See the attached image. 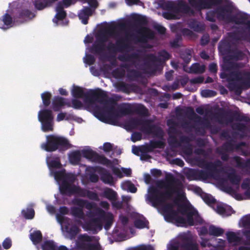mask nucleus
<instances>
[{"label": "nucleus", "mask_w": 250, "mask_h": 250, "mask_svg": "<svg viewBox=\"0 0 250 250\" xmlns=\"http://www.w3.org/2000/svg\"><path fill=\"white\" fill-rule=\"evenodd\" d=\"M165 220L174 223L177 226H184L187 223L193 226L195 223H201L202 219L197 210L190 203H179L175 198L172 203H167L162 208Z\"/></svg>", "instance_id": "nucleus-1"}, {"label": "nucleus", "mask_w": 250, "mask_h": 250, "mask_svg": "<svg viewBox=\"0 0 250 250\" xmlns=\"http://www.w3.org/2000/svg\"><path fill=\"white\" fill-rule=\"evenodd\" d=\"M161 187L167 189L162 191L155 187H152L149 190L147 200L154 207H161V209L167 201L171 199L174 194H179L183 189V184L171 174L166 176V181L161 182Z\"/></svg>", "instance_id": "nucleus-2"}, {"label": "nucleus", "mask_w": 250, "mask_h": 250, "mask_svg": "<svg viewBox=\"0 0 250 250\" xmlns=\"http://www.w3.org/2000/svg\"><path fill=\"white\" fill-rule=\"evenodd\" d=\"M133 36H134L133 34H126L125 38H122L116 40L115 43L112 42H109L106 47L107 50L114 54L117 52H125V53L120 55L118 57V60L123 62H131L133 60L137 59L138 58V54L136 53H127L131 48V45L128 42L129 37H132Z\"/></svg>", "instance_id": "nucleus-3"}, {"label": "nucleus", "mask_w": 250, "mask_h": 250, "mask_svg": "<svg viewBox=\"0 0 250 250\" xmlns=\"http://www.w3.org/2000/svg\"><path fill=\"white\" fill-rule=\"evenodd\" d=\"M163 8L167 11L163 13V17L167 20L176 19V14L180 13L187 14L190 11V7L182 0L177 3L167 1L163 4Z\"/></svg>", "instance_id": "nucleus-4"}, {"label": "nucleus", "mask_w": 250, "mask_h": 250, "mask_svg": "<svg viewBox=\"0 0 250 250\" xmlns=\"http://www.w3.org/2000/svg\"><path fill=\"white\" fill-rule=\"evenodd\" d=\"M41 147L47 152H53L57 149L66 150L71 147V145L68 140L63 137L50 135L47 136L46 142L41 145Z\"/></svg>", "instance_id": "nucleus-5"}, {"label": "nucleus", "mask_w": 250, "mask_h": 250, "mask_svg": "<svg viewBox=\"0 0 250 250\" xmlns=\"http://www.w3.org/2000/svg\"><path fill=\"white\" fill-rule=\"evenodd\" d=\"M117 104V101L113 98H108L106 103L104 104L107 115H106L104 109L97 106L94 109L95 116L100 121L106 122L110 120L112 122L113 119L118 116V113L115 112V106Z\"/></svg>", "instance_id": "nucleus-6"}, {"label": "nucleus", "mask_w": 250, "mask_h": 250, "mask_svg": "<svg viewBox=\"0 0 250 250\" xmlns=\"http://www.w3.org/2000/svg\"><path fill=\"white\" fill-rule=\"evenodd\" d=\"M99 237L93 235H79L76 241L75 250H103Z\"/></svg>", "instance_id": "nucleus-7"}, {"label": "nucleus", "mask_w": 250, "mask_h": 250, "mask_svg": "<svg viewBox=\"0 0 250 250\" xmlns=\"http://www.w3.org/2000/svg\"><path fill=\"white\" fill-rule=\"evenodd\" d=\"M231 8L229 6L226 5L225 6L218 8L216 13L218 17H221L223 19H226L229 22L234 23L238 25L247 24L250 21H248V15L244 13H239L235 15H228L225 17L226 13H230L231 12Z\"/></svg>", "instance_id": "nucleus-8"}, {"label": "nucleus", "mask_w": 250, "mask_h": 250, "mask_svg": "<svg viewBox=\"0 0 250 250\" xmlns=\"http://www.w3.org/2000/svg\"><path fill=\"white\" fill-rule=\"evenodd\" d=\"M158 57L153 54H146L145 57L144 66L149 72H156L158 64L157 63L164 62L170 58V55L165 50L158 53Z\"/></svg>", "instance_id": "nucleus-9"}, {"label": "nucleus", "mask_w": 250, "mask_h": 250, "mask_svg": "<svg viewBox=\"0 0 250 250\" xmlns=\"http://www.w3.org/2000/svg\"><path fill=\"white\" fill-rule=\"evenodd\" d=\"M214 117L219 124L226 125L231 123L234 120L247 122L249 120L248 117L238 112L225 111L223 108H220L219 112L214 114Z\"/></svg>", "instance_id": "nucleus-10"}, {"label": "nucleus", "mask_w": 250, "mask_h": 250, "mask_svg": "<svg viewBox=\"0 0 250 250\" xmlns=\"http://www.w3.org/2000/svg\"><path fill=\"white\" fill-rule=\"evenodd\" d=\"M72 204L77 207H72L70 208V214L74 217L83 219L84 217V213L83 208L85 207L88 210L94 209L96 207V204L90 202L86 200L81 198H74L72 200Z\"/></svg>", "instance_id": "nucleus-11"}, {"label": "nucleus", "mask_w": 250, "mask_h": 250, "mask_svg": "<svg viewBox=\"0 0 250 250\" xmlns=\"http://www.w3.org/2000/svg\"><path fill=\"white\" fill-rule=\"evenodd\" d=\"M108 98L107 92L102 89H91L86 92L84 103L89 105L96 103L104 104L106 103Z\"/></svg>", "instance_id": "nucleus-12"}, {"label": "nucleus", "mask_w": 250, "mask_h": 250, "mask_svg": "<svg viewBox=\"0 0 250 250\" xmlns=\"http://www.w3.org/2000/svg\"><path fill=\"white\" fill-rule=\"evenodd\" d=\"M242 62H235L231 61H227L223 66V69L225 71L229 72V82H232L235 80H242V73L239 70L244 67Z\"/></svg>", "instance_id": "nucleus-13"}, {"label": "nucleus", "mask_w": 250, "mask_h": 250, "mask_svg": "<svg viewBox=\"0 0 250 250\" xmlns=\"http://www.w3.org/2000/svg\"><path fill=\"white\" fill-rule=\"evenodd\" d=\"M117 112L118 116H125L131 115L133 113L146 116L147 114V109L143 105H140L136 107H134L130 104L123 103L118 106Z\"/></svg>", "instance_id": "nucleus-14"}, {"label": "nucleus", "mask_w": 250, "mask_h": 250, "mask_svg": "<svg viewBox=\"0 0 250 250\" xmlns=\"http://www.w3.org/2000/svg\"><path fill=\"white\" fill-rule=\"evenodd\" d=\"M83 156L92 162L97 163L107 167H113L112 161L108 159L104 155H99L91 149H83L81 151Z\"/></svg>", "instance_id": "nucleus-15"}, {"label": "nucleus", "mask_w": 250, "mask_h": 250, "mask_svg": "<svg viewBox=\"0 0 250 250\" xmlns=\"http://www.w3.org/2000/svg\"><path fill=\"white\" fill-rule=\"evenodd\" d=\"M38 119L42 123V129L44 132L53 130L54 117L52 110L48 109L41 110L38 113Z\"/></svg>", "instance_id": "nucleus-16"}, {"label": "nucleus", "mask_w": 250, "mask_h": 250, "mask_svg": "<svg viewBox=\"0 0 250 250\" xmlns=\"http://www.w3.org/2000/svg\"><path fill=\"white\" fill-rule=\"evenodd\" d=\"M140 126V130L145 134H153L159 137H163L162 129L153 124L150 120L142 119Z\"/></svg>", "instance_id": "nucleus-17"}, {"label": "nucleus", "mask_w": 250, "mask_h": 250, "mask_svg": "<svg viewBox=\"0 0 250 250\" xmlns=\"http://www.w3.org/2000/svg\"><path fill=\"white\" fill-rule=\"evenodd\" d=\"M36 16V11H32L27 8H21L18 9L16 14L13 15V19L16 22L23 23L32 20Z\"/></svg>", "instance_id": "nucleus-18"}, {"label": "nucleus", "mask_w": 250, "mask_h": 250, "mask_svg": "<svg viewBox=\"0 0 250 250\" xmlns=\"http://www.w3.org/2000/svg\"><path fill=\"white\" fill-rule=\"evenodd\" d=\"M189 4L198 10L208 9L220 4L222 0H188Z\"/></svg>", "instance_id": "nucleus-19"}, {"label": "nucleus", "mask_w": 250, "mask_h": 250, "mask_svg": "<svg viewBox=\"0 0 250 250\" xmlns=\"http://www.w3.org/2000/svg\"><path fill=\"white\" fill-rule=\"evenodd\" d=\"M70 180H63L60 185L59 190L61 194L62 195L71 196L74 195V191L76 185L74 184L75 178L74 176L70 178Z\"/></svg>", "instance_id": "nucleus-20"}, {"label": "nucleus", "mask_w": 250, "mask_h": 250, "mask_svg": "<svg viewBox=\"0 0 250 250\" xmlns=\"http://www.w3.org/2000/svg\"><path fill=\"white\" fill-rule=\"evenodd\" d=\"M171 133L174 134H176L177 133L176 128H173L168 133L169 137L168 139V143L171 147L177 148L180 146L182 143L188 144L190 141L189 137L184 135L181 136L179 138V141H178L176 136L174 135H172Z\"/></svg>", "instance_id": "nucleus-21"}, {"label": "nucleus", "mask_w": 250, "mask_h": 250, "mask_svg": "<svg viewBox=\"0 0 250 250\" xmlns=\"http://www.w3.org/2000/svg\"><path fill=\"white\" fill-rule=\"evenodd\" d=\"M197 165L201 168L207 169L209 172V175L211 172H214L218 171L217 167H222L223 164L222 162L217 160L214 162H208L204 159H198L196 160Z\"/></svg>", "instance_id": "nucleus-22"}, {"label": "nucleus", "mask_w": 250, "mask_h": 250, "mask_svg": "<svg viewBox=\"0 0 250 250\" xmlns=\"http://www.w3.org/2000/svg\"><path fill=\"white\" fill-rule=\"evenodd\" d=\"M186 176L189 180L206 179L209 176V172L204 170L189 168L186 172Z\"/></svg>", "instance_id": "nucleus-23"}, {"label": "nucleus", "mask_w": 250, "mask_h": 250, "mask_svg": "<svg viewBox=\"0 0 250 250\" xmlns=\"http://www.w3.org/2000/svg\"><path fill=\"white\" fill-rule=\"evenodd\" d=\"M94 172H97L101 176V180L105 184L110 186L114 185V180L112 175L106 169L99 166L91 167Z\"/></svg>", "instance_id": "nucleus-24"}, {"label": "nucleus", "mask_w": 250, "mask_h": 250, "mask_svg": "<svg viewBox=\"0 0 250 250\" xmlns=\"http://www.w3.org/2000/svg\"><path fill=\"white\" fill-rule=\"evenodd\" d=\"M83 228L86 230L92 231L96 233L103 228V225L100 218H94L86 221L83 225Z\"/></svg>", "instance_id": "nucleus-25"}, {"label": "nucleus", "mask_w": 250, "mask_h": 250, "mask_svg": "<svg viewBox=\"0 0 250 250\" xmlns=\"http://www.w3.org/2000/svg\"><path fill=\"white\" fill-rule=\"evenodd\" d=\"M188 112L191 116H193L196 119L195 121L196 122L199 123L201 125H203L204 127L211 129V131L214 133H217L218 132V128L216 127H212L209 120L205 118L202 119L200 116L196 115L194 113L193 109L191 107H189L188 108Z\"/></svg>", "instance_id": "nucleus-26"}, {"label": "nucleus", "mask_w": 250, "mask_h": 250, "mask_svg": "<svg viewBox=\"0 0 250 250\" xmlns=\"http://www.w3.org/2000/svg\"><path fill=\"white\" fill-rule=\"evenodd\" d=\"M138 32L139 35L137 37V40L141 42H146L148 39H153L155 36L154 32L146 27H141Z\"/></svg>", "instance_id": "nucleus-27"}, {"label": "nucleus", "mask_w": 250, "mask_h": 250, "mask_svg": "<svg viewBox=\"0 0 250 250\" xmlns=\"http://www.w3.org/2000/svg\"><path fill=\"white\" fill-rule=\"evenodd\" d=\"M66 105L71 106L69 102H66L65 99L60 96H55L52 101V108L54 111H60L62 106Z\"/></svg>", "instance_id": "nucleus-28"}, {"label": "nucleus", "mask_w": 250, "mask_h": 250, "mask_svg": "<svg viewBox=\"0 0 250 250\" xmlns=\"http://www.w3.org/2000/svg\"><path fill=\"white\" fill-rule=\"evenodd\" d=\"M58 0H34L33 4L36 10L42 11L51 7Z\"/></svg>", "instance_id": "nucleus-29"}, {"label": "nucleus", "mask_w": 250, "mask_h": 250, "mask_svg": "<svg viewBox=\"0 0 250 250\" xmlns=\"http://www.w3.org/2000/svg\"><path fill=\"white\" fill-rule=\"evenodd\" d=\"M93 10L88 6H84L78 13V17L83 24H87L89 17L92 15Z\"/></svg>", "instance_id": "nucleus-30"}, {"label": "nucleus", "mask_w": 250, "mask_h": 250, "mask_svg": "<svg viewBox=\"0 0 250 250\" xmlns=\"http://www.w3.org/2000/svg\"><path fill=\"white\" fill-rule=\"evenodd\" d=\"M244 144L245 143L243 142L235 144L232 141H229L224 143L221 146L217 148L228 152H233L235 149H239L240 147L244 146Z\"/></svg>", "instance_id": "nucleus-31"}, {"label": "nucleus", "mask_w": 250, "mask_h": 250, "mask_svg": "<svg viewBox=\"0 0 250 250\" xmlns=\"http://www.w3.org/2000/svg\"><path fill=\"white\" fill-rule=\"evenodd\" d=\"M188 26L194 31L201 33L205 30V24L194 19H191L188 21Z\"/></svg>", "instance_id": "nucleus-32"}, {"label": "nucleus", "mask_w": 250, "mask_h": 250, "mask_svg": "<svg viewBox=\"0 0 250 250\" xmlns=\"http://www.w3.org/2000/svg\"><path fill=\"white\" fill-rule=\"evenodd\" d=\"M56 12V14L52 21L56 25H58V21L64 19L66 17L67 13L60 5H57Z\"/></svg>", "instance_id": "nucleus-33"}, {"label": "nucleus", "mask_w": 250, "mask_h": 250, "mask_svg": "<svg viewBox=\"0 0 250 250\" xmlns=\"http://www.w3.org/2000/svg\"><path fill=\"white\" fill-rule=\"evenodd\" d=\"M96 213L99 217L101 220H102L103 222H113V215L110 212H105L103 209L100 208H96Z\"/></svg>", "instance_id": "nucleus-34"}, {"label": "nucleus", "mask_w": 250, "mask_h": 250, "mask_svg": "<svg viewBox=\"0 0 250 250\" xmlns=\"http://www.w3.org/2000/svg\"><path fill=\"white\" fill-rule=\"evenodd\" d=\"M208 234H239V233L230 230L225 232L223 229L210 225L208 227Z\"/></svg>", "instance_id": "nucleus-35"}, {"label": "nucleus", "mask_w": 250, "mask_h": 250, "mask_svg": "<svg viewBox=\"0 0 250 250\" xmlns=\"http://www.w3.org/2000/svg\"><path fill=\"white\" fill-rule=\"evenodd\" d=\"M216 211L218 213L224 216H229L231 215L234 212L232 208L227 205H217L216 207Z\"/></svg>", "instance_id": "nucleus-36"}, {"label": "nucleus", "mask_w": 250, "mask_h": 250, "mask_svg": "<svg viewBox=\"0 0 250 250\" xmlns=\"http://www.w3.org/2000/svg\"><path fill=\"white\" fill-rule=\"evenodd\" d=\"M105 43L96 41L92 44L90 51L93 54L101 55L105 50Z\"/></svg>", "instance_id": "nucleus-37"}, {"label": "nucleus", "mask_w": 250, "mask_h": 250, "mask_svg": "<svg viewBox=\"0 0 250 250\" xmlns=\"http://www.w3.org/2000/svg\"><path fill=\"white\" fill-rule=\"evenodd\" d=\"M13 18L8 13H5L0 21V28L1 29H7L12 26Z\"/></svg>", "instance_id": "nucleus-38"}, {"label": "nucleus", "mask_w": 250, "mask_h": 250, "mask_svg": "<svg viewBox=\"0 0 250 250\" xmlns=\"http://www.w3.org/2000/svg\"><path fill=\"white\" fill-rule=\"evenodd\" d=\"M102 195L110 201L116 200L118 196L117 192L109 188H105L104 189Z\"/></svg>", "instance_id": "nucleus-39"}, {"label": "nucleus", "mask_w": 250, "mask_h": 250, "mask_svg": "<svg viewBox=\"0 0 250 250\" xmlns=\"http://www.w3.org/2000/svg\"><path fill=\"white\" fill-rule=\"evenodd\" d=\"M82 157V153L79 150H75L72 151L69 155V160L70 163L73 165H78L79 164Z\"/></svg>", "instance_id": "nucleus-40"}, {"label": "nucleus", "mask_w": 250, "mask_h": 250, "mask_svg": "<svg viewBox=\"0 0 250 250\" xmlns=\"http://www.w3.org/2000/svg\"><path fill=\"white\" fill-rule=\"evenodd\" d=\"M232 161L236 164V167L239 168L250 167V159L246 161L243 160L239 156H235L232 157Z\"/></svg>", "instance_id": "nucleus-41"}, {"label": "nucleus", "mask_w": 250, "mask_h": 250, "mask_svg": "<svg viewBox=\"0 0 250 250\" xmlns=\"http://www.w3.org/2000/svg\"><path fill=\"white\" fill-rule=\"evenodd\" d=\"M165 146L164 141L161 140L151 141L149 146H146L147 151H152L155 148H163Z\"/></svg>", "instance_id": "nucleus-42"}, {"label": "nucleus", "mask_w": 250, "mask_h": 250, "mask_svg": "<svg viewBox=\"0 0 250 250\" xmlns=\"http://www.w3.org/2000/svg\"><path fill=\"white\" fill-rule=\"evenodd\" d=\"M205 71V66L204 65H200L199 63H194L191 65L189 71V73L202 74Z\"/></svg>", "instance_id": "nucleus-43"}, {"label": "nucleus", "mask_w": 250, "mask_h": 250, "mask_svg": "<svg viewBox=\"0 0 250 250\" xmlns=\"http://www.w3.org/2000/svg\"><path fill=\"white\" fill-rule=\"evenodd\" d=\"M72 95L75 98H84L85 99L86 92H84L83 88L74 85L71 91Z\"/></svg>", "instance_id": "nucleus-44"}, {"label": "nucleus", "mask_w": 250, "mask_h": 250, "mask_svg": "<svg viewBox=\"0 0 250 250\" xmlns=\"http://www.w3.org/2000/svg\"><path fill=\"white\" fill-rule=\"evenodd\" d=\"M241 221L242 227L246 229L243 234H250V215L243 217Z\"/></svg>", "instance_id": "nucleus-45"}, {"label": "nucleus", "mask_w": 250, "mask_h": 250, "mask_svg": "<svg viewBox=\"0 0 250 250\" xmlns=\"http://www.w3.org/2000/svg\"><path fill=\"white\" fill-rule=\"evenodd\" d=\"M54 176L56 180H61L62 182L63 180H70V178H72L74 175L71 174H66L64 170H60L56 171L54 174Z\"/></svg>", "instance_id": "nucleus-46"}, {"label": "nucleus", "mask_w": 250, "mask_h": 250, "mask_svg": "<svg viewBox=\"0 0 250 250\" xmlns=\"http://www.w3.org/2000/svg\"><path fill=\"white\" fill-rule=\"evenodd\" d=\"M141 120V119L137 118L130 119L125 124L126 128L128 130L136 128L138 126H140Z\"/></svg>", "instance_id": "nucleus-47"}, {"label": "nucleus", "mask_w": 250, "mask_h": 250, "mask_svg": "<svg viewBox=\"0 0 250 250\" xmlns=\"http://www.w3.org/2000/svg\"><path fill=\"white\" fill-rule=\"evenodd\" d=\"M141 120V119L137 118L130 119L125 124L126 128L128 130L136 128L138 126H140Z\"/></svg>", "instance_id": "nucleus-48"}, {"label": "nucleus", "mask_w": 250, "mask_h": 250, "mask_svg": "<svg viewBox=\"0 0 250 250\" xmlns=\"http://www.w3.org/2000/svg\"><path fill=\"white\" fill-rule=\"evenodd\" d=\"M227 178L233 185H239L241 181V177L234 171L228 173Z\"/></svg>", "instance_id": "nucleus-49"}, {"label": "nucleus", "mask_w": 250, "mask_h": 250, "mask_svg": "<svg viewBox=\"0 0 250 250\" xmlns=\"http://www.w3.org/2000/svg\"><path fill=\"white\" fill-rule=\"evenodd\" d=\"M22 216L26 219H32L35 216V210L32 207H28L21 210Z\"/></svg>", "instance_id": "nucleus-50"}, {"label": "nucleus", "mask_w": 250, "mask_h": 250, "mask_svg": "<svg viewBox=\"0 0 250 250\" xmlns=\"http://www.w3.org/2000/svg\"><path fill=\"white\" fill-rule=\"evenodd\" d=\"M131 85L125 82H120L117 84L116 87L120 91L125 93H129L131 90Z\"/></svg>", "instance_id": "nucleus-51"}, {"label": "nucleus", "mask_w": 250, "mask_h": 250, "mask_svg": "<svg viewBox=\"0 0 250 250\" xmlns=\"http://www.w3.org/2000/svg\"><path fill=\"white\" fill-rule=\"evenodd\" d=\"M62 227H64L65 231L69 233V234H77L80 230L78 226L75 225H71V226L69 224L65 225H62Z\"/></svg>", "instance_id": "nucleus-52"}, {"label": "nucleus", "mask_w": 250, "mask_h": 250, "mask_svg": "<svg viewBox=\"0 0 250 250\" xmlns=\"http://www.w3.org/2000/svg\"><path fill=\"white\" fill-rule=\"evenodd\" d=\"M180 57L186 64L189 63L192 57L191 51L189 49H186L182 51L180 53Z\"/></svg>", "instance_id": "nucleus-53"}, {"label": "nucleus", "mask_w": 250, "mask_h": 250, "mask_svg": "<svg viewBox=\"0 0 250 250\" xmlns=\"http://www.w3.org/2000/svg\"><path fill=\"white\" fill-rule=\"evenodd\" d=\"M182 247L185 250H199L198 245L196 242L188 241L184 243Z\"/></svg>", "instance_id": "nucleus-54"}, {"label": "nucleus", "mask_w": 250, "mask_h": 250, "mask_svg": "<svg viewBox=\"0 0 250 250\" xmlns=\"http://www.w3.org/2000/svg\"><path fill=\"white\" fill-rule=\"evenodd\" d=\"M229 57L231 60L241 61L244 59L245 54L241 50H236L232 52V54Z\"/></svg>", "instance_id": "nucleus-55"}, {"label": "nucleus", "mask_w": 250, "mask_h": 250, "mask_svg": "<svg viewBox=\"0 0 250 250\" xmlns=\"http://www.w3.org/2000/svg\"><path fill=\"white\" fill-rule=\"evenodd\" d=\"M131 237L129 235H110L108 237V239L110 244H112L114 242H122L125 241Z\"/></svg>", "instance_id": "nucleus-56"}, {"label": "nucleus", "mask_w": 250, "mask_h": 250, "mask_svg": "<svg viewBox=\"0 0 250 250\" xmlns=\"http://www.w3.org/2000/svg\"><path fill=\"white\" fill-rule=\"evenodd\" d=\"M41 97L44 106H48L51 103L52 94L50 92L46 91L42 94Z\"/></svg>", "instance_id": "nucleus-57"}, {"label": "nucleus", "mask_w": 250, "mask_h": 250, "mask_svg": "<svg viewBox=\"0 0 250 250\" xmlns=\"http://www.w3.org/2000/svg\"><path fill=\"white\" fill-rule=\"evenodd\" d=\"M135 23L138 25H145L147 23V20L145 16L136 15L133 18Z\"/></svg>", "instance_id": "nucleus-58"}, {"label": "nucleus", "mask_w": 250, "mask_h": 250, "mask_svg": "<svg viewBox=\"0 0 250 250\" xmlns=\"http://www.w3.org/2000/svg\"><path fill=\"white\" fill-rule=\"evenodd\" d=\"M148 222L147 220L146 219L141 220V219H136L134 221V226L139 229H144L145 228H148Z\"/></svg>", "instance_id": "nucleus-59"}, {"label": "nucleus", "mask_w": 250, "mask_h": 250, "mask_svg": "<svg viewBox=\"0 0 250 250\" xmlns=\"http://www.w3.org/2000/svg\"><path fill=\"white\" fill-rule=\"evenodd\" d=\"M42 250H56L57 246L52 241H46L42 246Z\"/></svg>", "instance_id": "nucleus-60"}, {"label": "nucleus", "mask_w": 250, "mask_h": 250, "mask_svg": "<svg viewBox=\"0 0 250 250\" xmlns=\"http://www.w3.org/2000/svg\"><path fill=\"white\" fill-rule=\"evenodd\" d=\"M228 242L233 245H237L240 244L241 238L239 235H226Z\"/></svg>", "instance_id": "nucleus-61"}, {"label": "nucleus", "mask_w": 250, "mask_h": 250, "mask_svg": "<svg viewBox=\"0 0 250 250\" xmlns=\"http://www.w3.org/2000/svg\"><path fill=\"white\" fill-rule=\"evenodd\" d=\"M89 167L87 168V170L89 172V179L90 182L92 183H97L99 181V176L95 174L96 172H94L91 169V167Z\"/></svg>", "instance_id": "nucleus-62"}, {"label": "nucleus", "mask_w": 250, "mask_h": 250, "mask_svg": "<svg viewBox=\"0 0 250 250\" xmlns=\"http://www.w3.org/2000/svg\"><path fill=\"white\" fill-rule=\"evenodd\" d=\"M87 189L82 188L79 186H76L74 194L82 197H85L87 192Z\"/></svg>", "instance_id": "nucleus-63"}, {"label": "nucleus", "mask_w": 250, "mask_h": 250, "mask_svg": "<svg viewBox=\"0 0 250 250\" xmlns=\"http://www.w3.org/2000/svg\"><path fill=\"white\" fill-rule=\"evenodd\" d=\"M203 201L208 205L215 204L216 200L211 195L209 194H205L202 196Z\"/></svg>", "instance_id": "nucleus-64"}]
</instances>
